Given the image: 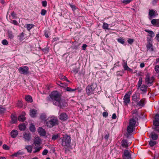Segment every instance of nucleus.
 <instances>
[{
  "instance_id": "f257e3e1",
  "label": "nucleus",
  "mask_w": 159,
  "mask_h": 159,
  "mask_svg": "<svg viewBox=\"0 0 159 159\" xmlns=\"http://www.w3.org/2000/svg\"><path fill=\"white\" fill-rule=\"evenodd\" d=\"M49 96V97L46 98L47 100L53 102V104L54 105L55 103L59 102L60 99L61 97V94L57 91H52Z\"/></svg>"
},
{
  "instance_id": "f03ea898",
  "label": "nucleus",
  "mask_w": 159,
  "mask_h": 159,
  "mask_svg": "<svg viewBox=\"0 0 159 159\" xmlns=\"http://www.w3.org/2000/svg\"><path fill=\"white\" fill-rule=\"evenodd\" d=\"M58 124L59 121L58 119L54 117L49 118L46 121V125L49 128H52L58 125Z\"/></svg>"
},
{
  "instance_id": "7ed1b4c3",
  "label": "nucleus",
  "mask_w": 159,
  "mask_h": 159,
  "mask_svg": "<svg viewBox=\"0 0 159 159\" xmlns=\"http://www.w3.org/2000/svg\"><path fill=\"white\" fill-rule=\"evenodd\" d=\"M61 145L62 146L67 148L69 147L70 145L71 142L70 137L67 134H65L63 136V137L60 138Z\"/></svg>"
},
{
  "instance_id": "20e7f679",
  "label": "nucleus",
  "mask_w": 159,
  "mask_h": 159,
  "mask_svg": "<svg viewBox=\"0 0 159 159\" xmlns=\"http://www.w3.org/2000/svg\"><path fill=\"white\" fill-rule=\"evenodd\" d=\"M97 84L96 83H93L90 85H88L86 88V92L88 95L93 93V92H98L97 90Z\"/></svg>"
},
{
  "instance_id": "39448f33",
  "label": "nucleus",
  "mask_w": 159,
  "mask_h": 159,
  "mask_svg": "<svg viewBox=\"0 0 159 159\" xmlns=\"http://www.w3.org/2000/svg\"><path fill=\"white\" fill-rule=\"evenodd\" d=\"M131 152H132L130 150H125L122 156L123 159H132L134 158V157H132V155L131 153Z\"/></svg>"
},
{
  "instance_id": "423d86ee",
  "label": "nucleus",
  "mask_w": 159,
  "mask_h": 159,
  "mask_svg": "<svg viewBox=\"0 0 159 159\" xmlns=\"http://www.w3.org/2000/svg\"><path fill=\"white\" fill-rule=\"evenodd\" d=\"M55 105L61 108L63 107H65L67 106V103L64 99H62L61 98L60 99L59 102H58L57 103H55Z\"/></svg>"
},
{
  "instance_id": "0eeeda50",
  "label": "nucleus",
  "mask_w": 159,
  "mask_h": 159,
  "mask_svg": "<svg viewBox=\"0 0 159 159\" xmlns=\"http://www.w3.org/2000/svg\"><path fill=\"white\" fill-rule=\"evenodd\" d=\"M20 73L22 74L26 75L29 73V68L27 66L20 67L18 69Z\"/></svg>"
},
{
  "instance_id": "6e6552de",
  "label": "nucleus",
  "mask_w": 159,
  "mask_h": 159,
  "mask_svg": "<svg viewBox=\"0 0 159 159\" xmlns=\"http://www.w3.org/2000/svg\"><path fill=\"white\" fill-rule=\"evenodd\" d=\"M132 93V92L129 91L126 93L124 97L123 98L124 102L126 105H127L130 102V96Z\"/></svg>"
},
{
  "instance_id": "1a4fd4ad",
  "label": "nucleus",
  "mask_w": 159,
  "mask_h": 159,
  "mask_svg": "<svg viewBox=\"0 0 159 159\" xmlns=\"http://www.w3.org/2000/svg\"><path fill=\"white\" fill-rule=\"evenodd\" d=\"M24 155L25 154L23 152H20V151H19L11 155V158H13V157L15 156L17 157L18 158H24Z\"/></svg>"
},
{
  "instance_id": "9d476101",
  "label": "nucleus",
  "mask_w": 159,
  "mask_h": 159,
  "mask_svg": "<svg viewBox=\"0 0 159 159\" xmlns=\"http://www.w3.org/2000/svg\"><path fill=\"white\" fill-rule=\"evenodd\" d=\"M59 118L62 121H65L67 120L68 116L66 113L62 112L59 115Z\"/></svg>"
},
{
  "instance_id": "9b49d317",
  "label": "nucleus",
  "mask_w": 159,
  "mask_h": 159,
  "mask_svg": "<svg viewBox=\"0 0 159 159\" xmlns=\"http://www.w3.org/2000/svg\"><path fill=\"white\" fill-rule=\"evenodd\" d=\"M154 77L153 76L150 77L148 75H147L146 77L145 81L147 84H152L153 82Z\"/></svg>"
},
{
  "instance_id": "f8f14e48",
  "label": "nucleus",
  "mask_w": 159,
  "mask_h": 159,
  "mask_svg": "<svg viewBox=\"0 0 159 159\" xmlns=\"http://www.w3.org/2000/svg\"><path fill=\"white\" fill-rule=\"evenodd\" d=\"M131 113L133 115V119L137 120L138 119V112L136 109L133 110L131 111Z\"/></svg>"
},
{
  "instance_id": "ddd939ff",
  "label": "nucleus",
  "mask_w": 159,
  "mask_h": 159,
  "mask_svg": "<svg viewBox=\"0 0 159 159\" xmlns=\"http://www.w3.org/2000/svg\"><path fill=\"white\" fill-rule=\"evenodd\" d=\"M133 126L131 125H129L128 126L127 130L128 132V133L126 134V137L127 138L129 137V134L131 133L133 131Z\"/></svg>"
},
{
  "instance_id": "4468645a",
  "label": "nucleus",
  "mask_w": 159,
  "mask_h": 159,
  "mask_svg": "<svg viewBox=\"0 0 159 159\" xmlns=\"http://www.w3.org/2000/svg\"><path fill=\"white\" fill-rule=\"evenodd\" d=\"M128 141L127 140L123 139L121 142V146L124 148H127L129 147Z\"/></svg>"
},
{
  "instance_id": "2eb2a0df",
  "label": "nucleus",
  "mask_w": 159,
  "mask_h": 159,
  "mask_svg": "<svg viewBox=\"0 0 159 159\" xmlns=\"http://www.w3.org/2000/svg\"><path fill=\"white\" fill-rule=\"evenodd\" d=\"M38 132L39 134L41 136H45L46 134L45 130L42 128H39L38 129Z\"/></svg>"
},
{
  "instance_id": "dca6fc26",
  "label": "nucleus",
  "mask_w": 159,
  "mask_h": 159,
  "mask_svg": "<svg viewBox=\"0 0 159 159\" xmlns=\"http://www.w3.org/2000/svg\"><path fill=\"white\" fill-rule=\"evenodd\" d=\"M25 113L24 112L23 113V114L19 116L18 118L19 121L22 122L24 121L26 119V118L25 117Z\"/></svg>"
},
{
  "instance_id": "f3484780",
  "label": "nucleus",
  "mask_w": 159,
  "mask_h": 159,
  "mask_svg": "<svg viewBox=\"0 0 159 159\" xmlns=\"http://www.w3.org/2000/svg\"><path fill=\"white\" fill-rule=\"evenodd\" d=\"M18 134V132L17 130L14 129L11 132V136L13 138H16Z\"/></svg>"
},
{
  "instance_id": "a211bd4d",
  "label": "nucleus",
  "mask_w": 159,
  "mask_h": 159,
  "mask_svg": "<svg viewBox=\"0 0 159 159\" xmlns=\"http://www.w3.org/2000/svg\"><path fill=\"white\" fill-rule=\"evenodd\" d=\"M145 99H141L140 100L139 102H138L137 105L139 107H143L145 104Z\"/></svg>"
},
{
  "instance_id": "6ab92c4d",
  "label": "nucleus",
  "mask_w": 159,
  "mask_h": 159,
  "mask_svg": "<svg viewBox=\"0 0 159 159\" xmlns=\"http://www.w3.org/2000/svg\"><path fill=\"white\" fill-rule=\"evenodd\" d=\"M146 48L147 49L148 51L149 50L150 51H153V45L152 43H148L146 45Z\"/></svg>"
},
{
  "instance_id": "aec40b11",
  "label": "nucleus",
  "mask_w": 159,
  "mask_h": 159,
  "mask_svg": "<svg viewBox=\"0 0 159 159\" xmlns=\"http://www.w3.org/2000/svg\"><path fill=\"white\" fill-rule=\"evenodd\" d=\"M155 12L153 10H149V18L150 20H151L155 16Z\"/></svg>"
},
{
  "instance_id": "412c9836",
  "label": "nucleus",
  "mask_w": 159,
  "mask_h": 159,
  "mask_svg": "<svg viewBox=\"0 0 159 159\" xmlns=\"http://www.w3.org/2000/svg\"><path fill=\"white\" fill-rule=\"evenodd\" d=\"M43 148L41 146H39L34 147V150L33 151V153H36L39 152V151L42 149Z\"/></svg>"
},
{
  "instance_id": "4be33fe9",
  "label": "nucleus",
  "mask_w": 159,
  "mask_h": 159,
  "mask_svg": "<svg viewBox=\"0 0 159 159\" xmlns=\"http://www.w3.org/2000/svg\"><path fill=\"white\" fill-rule=\"evenodd\" d=\"M11 123L12 124L16 123L17 121V117L15 115H12L11 116Z\"/></svg>"
},
{
  "instance_id": "5701e85b",
  "label": "nucleus",
  "mask_w": 159,
  "mask_h": 159,
  "mask_svg": "<svg viewBox=\"0 0 159 159\" xmlns=\"http://www.w3.org/2000/svg\"><path fill=\"white\" fill-rule=\"evenodd\" d=\"M37 113V110L35 109H31L30 110V115L32 117H34Z\"/></svg>"
},
{
  "instance_id": "b1692460",
  "label": "nucleus",
  "mask_w": 159,
  "mask_h": 159,
  "mask_svg": "<svg viewBox=\"0 0 159 159\" xmlns=\"http://www.w3.org/2000/svg\"><path fill=\"white\" fill-rule=\"evenodd\" d=\"M24 138L25 141H29L31 138L30 134V133H25L24 135Z\"/></svg>"
},
{
  "instance_id": "393cba45",
  "label": "nucleus",
  "mask_w": 159,
  "mask_h": 159,
  "mask_svg": "<svg viewBox=\"0 0 159 159\" xmlns=\"http://www.w3.org/2000/svg\"><path fill=\"white\" fill-rule=\"evenodd\" d=\"M41 139L39 137H37L35 139L34 141V144L35 146L37 145H39L41 143Z\"/></svg>"
},
{
  "instance_id": "a878e982",
  "label": "nucleus",
  "mask_w": 159,
  "mask_h": 159,
  "mask_svg": "<svg viewBox=\"0 0 159 159\" xmlns=\"http://www.w3.org/2000/svg\"><path fill=\"white\" fill-rule=\"evenodd\" d=\"M132 100L134 101L135 102H138L139 100V98L137 97V95L136 93L134 94L132 96Z\"/></svg>"
},
{
  "instance_id": "bb28decb",
  "label": "nucleus",
  "mask_w": 159,
  "mask_h": 159,
  "mask_svg": "<svg viewBox=\"0 0 159 159\" xmlns=\"http://www.w3.org/2000/svg\"><path fill=\"white\" fill-rule=\"evenodd\" d=\"M137 120L134 119L133 118H131L129 122V125H131L133 126L134 127L135 125V124Z\"/></svg>"
},
{
  "instance_id": "cd10ccee",
  "label": "nucleus",
  "mask_w": 159,
  "mask_h": 159,
  "mask_svg": "<svg viewBox=\"0 0 159 159\" xmlns=\"http://www.w3.org/2000/svg\"><path fill=\"white\" fill-rule=\"evenodd\" d=\"M25 100L28 102H33V99L32 97L29 95L25 96Z\"/></svg>"
},
{
  "instance_id": "c85d7f7f",
  "label": "nucleus",
  "mask_w": 159,
  "mask_h": 159,
  "mask_svg": "<svg viewBox=\"0 0 159 159\" xmlns=\"http://www.w3.org/2000/svg\"><path fill=\"white\" fill-rule=\"evenodd\" d=\"M19 128L21 131H24L26 128L25 125L24 124L19 125L18 126Z\"/></svg>"
},
{
  "instance_id": "c756f323",
  "label": "nucleus",
  "mask_w": 159,
  "mask_h": 159,
  "mask_svg": "<svg viewBox=\"0 0 159 159\" xmlns=\"http://www.w3.org/2000/svg\"><path fill=\"white\" fill-rule=\"evenodd\" d=\"M34 26V25L32 24H27L25 25V26L27 28L28 30L30 31V30Z\"/></svg>"
},
{
  "instance_id": "7c9ffc66",
  "label": "nucleus",
  "mask_w": 159,
  "mask_h": 159,
  "mask_svg": "<svg viewBox=\"0 0 159 159\" xmlns=\"http://www.w3.org/2000/svg\"><path fill=\"white\" fill-rule=\"evenodd\" d=\"M147 86L144 85H143L141 86L140 90L143 91L144 93H145L147 91Z\"/></svg>"
},
{
  "instance_id": "2f4dec72",
  "label": "nucleus",
  "mask_w": 159,
  "mask_h": 159,
  "mask_svg": "<svg viewBox=\"0 0 159 159\" xmlns=\"http://www.w3.org/2000/svg\"><path fill=\"white\" fill-rule=\"evenodd\" d=\"M60 134H54L52 136V140H55L57 139L60 138Z\"/></svg>"
},
{
  "instance_id": "473e14b6",
  "label": "nucleus",
  "mask_w": 159,
  "mask_h": 159,
  "mask_svg": "<svg viewBox=\"0 0 159 159\" xmlns=\"http://www.w3.org/2000/svg\"><path fill=\"white\" fill-rule=\"evenodd\" d=\"M25 148L27 150L28 152H29L31 153L32 151V147L31 146H26Z\"/></svg>"
},
{
  "instance_id": "72a5a7b5",
  "label": "nucleus",
  "mask_w": 159,
  "mask_h": 159,
  "mask_svg": "<svg viewBox=\"0 0 159 159\" xmlns=\"http://www.w3.org/2000/svg\"><path fill=\"white\" fill-rule=\"evenodd\" d=\"M151 137L152 140H155L157 139L158 136L157 134H153L152 133L151 134Z\"/></svg>"
},
{
  "instance_id": "f704fd0d",
  "label": "nucleus",
  "mask_w": 159,
  "mask_h": 159,
  "mask_svg": "<svg viewBox=\"0 0 159 159\" xmlns=\"http://www.w3.org/2000/svg\"><path fill=\"white\" fill-rule=\"evenodd\" d=\"M77 89H71L70 87H67L66 88V90L69 92H73L75 91Z\"/></svg>"
},
{
  "instance_id": "c9c22d12",
  "label": "nucleus",
  "mask_w": 159,
  "mask_h": 159,
  "mask_svg": "<svg viewBox=\"0 0 159 159\" xmlns=\"http://www.w3.org/2000/svg\"><path fill=\"white\" fill-rule=\"evenodd\" d=\"M142 78L141 77H139V80L138 83V89H139V88H140L141 87V85L142 84Z\"/></svg>"
},
{
  "instance_id": "e433bc0d",
  "label": "nucleus",
  "mask_w": 159,
  "mask_h": 159,
  "mask_svg": "<svg viewBox=\"0 0 159 159\" xmlns=\"http://www.w3.org/2000/svg\"><path fill=\"white\" fill-rule=\"evenodd\" d=\"M30 129L32 132H34L35 131L34 125L33 124H31L30 127Z\"/></svg>"
},
{
  "instance_id": "4c0bfd02",
  "label": "nucleus",
  "mask_w": 159,
  "mask_h": 159,
  "mask_svg": "<svg viewBox=\"0 0 159 159\" xmlns=\"http://www.w3.org/2000/svg\"><path fill=\"white\" fill-rule=\"evenodd\" d=\"M157 142L155 141L150 140L149 142V144L151 147H153L155 145Z\"/></svg>"
},
{
  "instance_id": "58836bf2",
  "label": "nucleus",
  "mask_w": 159,
  "mask_h": 159,
  "mask_svg": "<svg viewBox=\"0 0 159 159\" xmlns=\"http://www.w3.org/2000/svg\"><path fill=\"white\" fill-rule=\"evenodd\" d=\"M46 119V116L44 114H42L40 116V119L42 120H45V121Z\"/></svg>"
},
{
  "instance_id": "ea45409f",
  "label": "nucleus",
  "mask_w": 159,
  "mask_h": 159,
  "mask_svg": "<svg viewBox=\"0 0 159 159\" xmlns=\"http://www.w3.org/2000/svg\"><path fill=\"white\" fill-rule=\"evenodd\" d=\"M17 107L20 108L22 107L23 106V104L22 102L20 101H18V102L17 103Z\"/></svg>"
},
{
  "instance_id": "a19ab883",
  "label": "nucleus",
  "mask_w": 159,
  "mask_h": 159,
  "mask_svg": "<svg viewBox=\"0 0 159 159\" xmlns=\"http://www.w3.org/2000/svg\"><path fill=\"white\" fill-rule=\"evenodd\" d=\"M79 67L74 68L72 70L73 72H74L75 74H77L79 71Z\"/></svg>"
},
{
  "instance_id": "79ce46f5",
  "label": "nucleus",
  "mask_w": 159,
  "mask_h": 159,
  "mask_svg": "<svg viewBox=\"0 0 159 159\" xmlns=\"http://www.w3.org/2000/svg\"><path fill=\"white\" fill-rule=\"evenodd\" d=\"M117 40L118 42L123 44H124L125 43L124 39L121 37L118 39Z\"/></svg>"
},
{
  "instance_id": "37998d69",
  "label": "nucleus",
  "mask_w": 159,
  "mask_h": 159,
  "mask_svg": "<svg viewBox=\"0 0 159 159\" xmlns=\"http://www.w3.org/2000/svg\"><path fill=\"white\" fill-rule=\"evenodd\" d=\"M108 24L105 22L103 23V25L102 26V28L104 29L108 30Z\"/></svg>"
},
{
  "instance_id": "c03bdc74",
  "label": "nucleus",
  "mask_w": 159,
  "mask_h": 159,
  "mask_svg": "<svg viewBox=\"0 0 159 159\" xmlns=\"http://www.w3.org/2000/svg\"><path fill=\"white\" fill-rule=\"evenodd\" d=\"M153 124L156 127H158L159 126V120H154L153 121Z\"/></svg>"
},
{
  "instance_id": "a18cd8bd",
  "label": "nucleus",
  "mask_w": 159,
  "mask_h": 159,
  "mask_svg": "<svg viewBox=\"0 0 159 159\" xmlns=\"http://www.w3.org/2000/svg\"><path fill=\"white\" fill-rule=\"evenodd\" d=\"M11 15L12 17V19H16L17 18V17L16 16V14L14 12L12 11L11 13Z\"/></svg>"
},
{
  "instance_id": "49530a36",
  "label": "nucleus",
  "mask_w": 159,
  "mask_h": 159,
  "mask_svg": "<svg viewBox=\"0 0 159 159\" xmlns=\"http://www.w3.org/2000/svg\"><path fill=\"white\" fill-rule=\"evenodd\" d=\"M148 36L150 37H148L147 39V41L148 43H152L151 42V39L152 38L153 36L152 35H148Z\"/></svg>"
},
{
  "instance_id": "de8ad7c7",
  "label": "nucleus",
  "mask_w": 159,
  "mask_h": 159,
  "mask_svg": "<svg viewBox=\"0 0 159 159\" xmlns=\"http://www.w3.org/2000/svg\"><path fill=\"white\" fill-rule=\"evenodd\" d=\"M6 110V108H5L0 107V112L1 113H4Z\"/></svg>"
},
{
  "instance_id": "09e8293b",
  "label": "nucleus",
  "mask_w": 159,
  "mask_h": 159,
  "mask_svg": "<svg viewBox=\"0 0 159 159\" xmlns=\"http://www.w3.org/2000/svg\"><path fill=\"white\" fill-rule=\"evenodd\" d=\"M3 148L6 150H9L10 148L6 144H4L2 146Z\"/></svg>"
},
{
  "instance_id": "8fccbe9b",
  "label": "nucleus",
  "mask_w": 159,
  "mask_h": 159,
  "mask_svg": "<svg viewBox=\"0 0 159 159\" xmlns=\"http://www.w3.org/2000/svg\"><path fill=\"white\" fill-rule=\"evenodd\" d=\"M47 12V11L44 9H43L41 10V14L43 16L45 15Z\"/></svg>"
},
{
  "instance_id": "3c124183",
  "label": "nucleus",
  "mask_w": 159,
  "mask_h": 159,
  "mask_svg": "<svg viewBox=\"0 0 159 159\" xmlns=\"http://www.w3.org/2000/svg\"><path fill=\"white\" fill-rule=\"evenodd\" d=\"M146 32L148 33L150 35H152V34H154V32L151 30H145Z\"/></svg>"
},
{
  "instance_id": "603ef678",
  "label": "nucleus",
  "mask_w": 159,
  "mask_h": 159,
  "mask_svg": "<svg viewBox=\"0 0 159 159\" xmlns=\"http://www.w3.org/2000/svg\"><path fill=\"white\" fill-rule=\"evenodd\" d=\"M157 19H153L151 21V23L153 25H156V22L157 21Z\"/></svg>"
},
{
  "instance_id": "864d4df0",
  "label": "nucleus",
  "mask_w": 159,
  "mask_h": 159,
  "mask_svg": "<svg viewBox=\"0 0 159 159\" xmlns=\"http://www.w3.org/2000/svg\"><path fill=\"white\" fill-rule=\"evenodd\" d=\"M42 3L43 7H45L47 6V2L46 1H42Z\"/></svg>"
},
{
  "instance_id": "5fc2aeb1",
  "label": "nucleus",
  "mask_w": 159,
  "mask_h": 159,
  "mask_svg": "<svg viewBox=\"0 0 159 159\" xmlns=\"http://www.w3.org/2000/svg\"><path fill=\"white\" fill-rule=\"evenodd\" d=\"M2 43L4 45H7L8 44V42L7 40L4 39L2 41Z\"/></svg>"
},
{
  "instance_id": "6e6d98bb",
  "label": "nucleus",
  "mask_w": 159,
  "mask_h": 159,
  "mask_svg": "<svg viewBox=\"0 0 159 159\" xmlns=\"http://www.w3.org/2000/svg\"><path fill=\"white\" fill-rule=\"evenodd\" d=\"M132 1V0H124L122 2L125 4H128Z\"/></svg>"
},
{
  "instance_id": "4d7b16f0",
  "label": "nucleus",
  "mask_w": 159,
  "mask_h": 159,
  "mask_svg": "<svg viewBox=\"0 0 159 159\" xmlns=\"http://www.w3.org/2000/svg\"><path fill=\"white\" fill-rule=\"evenodd\" d=\"M155 70L157 73H159V66H156L155 67Z\"/></svg>"
},
{
  "instance_id": "13d9d810",
  "label": "nucleus",
  "mask_w": 159,
  "mask_h": 159,
  "mask_svg": "<svg viewBox=\"0 0 159 159\" xmlns=\"http://www.w3.org/2000/svg\"><path fill=\"white\" fill-rule=\"evenodd\" d=\"M8 36L9 38L10 39H12L14 37L11 32H10L8 33Z\"/></svg>"
},
{
  "instance_id": "bf43d9fd",
  "label": "nucleus",
  "mask_w": 159,
  "mask_h": 159,
  "mask_svg": "<svg viewBox=\"0 0 159 159\" xmlns=\"http://www.w3.org/2000/svg\"><path fill=\"white\" fill-rule=\"evenodd\" d=\"M109 136V134L108 133V132H107V134H106V135L105 136L104 138L106 139V140L107 141L108 139V138Z\"/></svg>"
},
{
  "instance_id": "052dcab7",
  "label": "nucleus",
  "mask_w": 159,
  "mask_h": 159,
  "mask_svg": "<svg viewBox=\"0 0 159 159\" xmlns=\"http://www.w3.org/2000/svg\"><path fill=\"white\" fill-rule=\"evenodd\" d=\"M48 152V150L45 149H44L42 152V154L43 155H46Z\"/></svg>"
},
{
  "instance_id": "680f3d73",
  "label": "nucleus",
  "mask_w": 159,
  "mask_h": 159,
  "mask_svg": "<svg viewBox=\"0 0 159 159\" xmlns=\"http://www.w3.org/2000/svg\"><path fill=\"white\" fill-rule=\"evenodd\" d=\"M70 7L71 8L72 10L74 11H75V10L76 9V7L75 5L70 4Z\"/></svg>"
},
{
  "instance_id": "e2e57ef3",
  "label": "nucleus",
  "mask_w": 159,
  "mask_h": 159,
  "mask_svg": "<svg viewBox=\"0 0 159 159\" xmlns=\"http://www.w3.org/2000/svg\"><path fill=\"white\" fill-rule=\"evenodd\" d=\"M61 79L62 80H65L66 81H67V82H69L70 81L68 80L67 78V77L65 76H62V78H61Z\"/></svg>"
},
{
  "instance_id": "0e129e2a",
  "label": "nucleus",
  "mask_w": 159,
  "mask_h": 159,
  "mask_svg": "<svg viewBox=\"0 0 159 159\" xmlns=\"http://www.w3.org/2000/svg\"><path fill=\"white\" fill-rule=\"evenodd\" d=\"M134 42V39H129L128 40V43L132 44Z\"/></svg>"
},
{
  "instance_id": "69168bd1",
  "label": "nucleus",
  "mask_w": 159,
  "mask_h": 159,
  "mask_svg": "<svg viewBox=\"0 0 159 159\" xmlns=\"http://www.w3.org/2000/svg\"><path fill=\"white\" fill-rule=\"evenodd\" d=\"M122 73L121 71H117V76H122Z\"/></svg>"
},
{
  "instance_id": "338daca9",
  "label": "nucleus",
  "mask_w": 159,
  "mask_h": 159,
  "mask_svg": "<svg viewBox=\"0 0 159 159\" xmlns=\"http://www.w3.org/2000/svg\"><path fill=\"white\" fill-rule=\"evenodd\" d=\"M155 120L159 121V114H156L155 116Z\"/></svg>"
},
{
  "instance_id": "774afa93",
  "label": "nucleus",
  "mask_w": 159,
  "mask_h": 159,
  "mask_svg": "<svg viewBox=\"0 0 159 159\" xmlns=\"http://www.w3.org/2000/svg\"><path fill=\"white\" fill-rule=\"evenodd\" d=\"M102 115L103 116L106 117L108 116V114L107 112H103L102 113Z\"/></svg>"
}]
</instances>
